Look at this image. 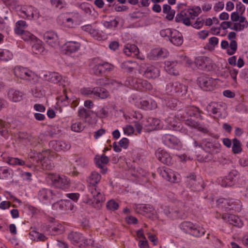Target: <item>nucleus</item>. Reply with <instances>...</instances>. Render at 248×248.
<instances>
[{
  "label": "nucleus",
  "mask_w": 248,
  "mask_h": 248,
  "mask_svg": "<svg viewBox=\"0 0 248 248\" xmlns=\"http://www.w3.org/2000/svg\"><path fill=\"white\" fill-rule=\"evenodd\" d=\"M14 74L18 78L35 84L39 82V77L29 69L22 67H16L14 69Z\"/></svg>",
  "instance_id": "obj_1"
},
{
  "label": "nucleus",
  "mask_w": 248,
  "mask_h": 248,
  "mask_svg": "<svg viewBox=\"0 0 248 248\" xmlns=\"http://www.w3.org/2000/svg\"><path fill=\"white\" fill-rule=\"evenodd\" d=\"M179 227L185 232L195 237H201L205 232L204 228L190 221L182 222L180 224Z\"/></svg>",
  "instance_id": "obj_2"
},
{
  "label": "nucleus",
  "mask_w": 248,
  "mask_h": 248,
  "mask_svg": "<svg viewBox=\"0 0 248 248\" xmlns=\"http://www.w3.org/2000/svg\"><path fill=\"white\" fill-rule=\"evenodd\" d=\"M47 178L56 188L64 190L69 187L70 180L65 175L56 173H49Z\"/></svg>",
  "instance_id": "obj_3"
},
{
  "label": "nucleus",
  "mask_w": 248,
  "mask_h": 248,
  "mask_svg": "<svg viewBox=\"0 0 248 248\" xmlns=\"http://www.w3.org/2000/svg\"><path fill=\"white\" fill-rule=\"evenodd\" d=\"M231 20L233 31H241L248 27V22L246 17L242 15H239L237 12H234L231 14Z\"/></svg>",
  "instance_id": "obj_4"
},
{
  "label": "nucleus",
  "mask_w": 248,
  "mask_h": 248,
  "mask_svg": "<svg viewBox=\"0 0 248 248\" xmlns=\"http://www.w3.org/2000/svg\"><path fill=\"white\" fill-rule=\"evenodd\" d=\"M187 87L182 83L177 81L170 82L166 87V91L167 94L176 93L178 96H183L187 93Z\"/></svg>",
  "instance_id": "obj_5"
},
{
  "label": "nucleus",
  "mask_w": 248,
  "mask_h": 248,
  "mask_svg": "<svg viewBox=\"0 0 248 248\" xmlns=\"http://www.w3.org/2000/svg\"><path fill=\"white\" fill-rule=\"evenodd\" d=\"M61 194L57 190H52L47 188L41 189L38 193L39 199L43 201L56 200L61 197Z\"/></svg>",
  "instance_id": "obj_6"
},
{
  "label": "nucleus",
  "mask_w": 248,
  "mask_h": 248,
  "mask_svg": "<svg viewBox=\"0 0 248 248\" xmlns=\"http://www.w3.org/2000/svg\"><path fill=\"white\" fill-rule=\"evenodd\" d=\"M139 72L145 78H155L159 76V71L154 66L141 65L139 69Z\"/></svg>",
  "instance_id": "obj_7"
},
{
  "label": "nucleus",
  "mask_w": 248,
  "mask_h": 248,
  "mask_svg": "<svg viewBox=\"0 0 248 248\" xmlns=\"http://www.w3.org/2000/svg\"><path fill=\"white\" fill-rule=\"evenodd\" d=\"M43 227L46 228L47 231L51 228L52 231L57 233H62L65 230L64 226L62 223L57 221L55 218H50L49 223L44 224Z\"/></svg>",
  "instance_id": "obj_8"
},
{
  "label": "nucleus",
  "mask_w": 248,
  "mask_h": 248,
  "mask_svg": "<svg viewBox=\"0 0 248 248\" xmlns=\"http://www.w3.org/2000/svg\"><path fill=\"white\" fill-rule=\"evenodd\" d=\"M201 87L205 91H210L216 85V81L206 76H201L198 79Z\"/></svg>",
  "instance_id": "obj_9"
},
{
  "label": "nucleus",
  "mask_w": 248,
  "mask_h": 248,
  "mask_svg": "<svg viewBox=\"0 0 248 248\" xmlns=\"http://www.w3.org/2000/svg\"><path fill=\"white\" fill-rule=\"evenodd\" d=\"M44 38L46 43L52 47L55 48L59 46L58 36L54 32H46L44 35Z\"/></svg>",
  "instance_id": "obj_10"
},
{
  "label": "nucleus",
  "mask_w": 248,
  "mask_h": 248,
  "mask_svg": "<svg viewBox=\"0 0 248 248\" xmlns=\"http://www.w3.org/2000/svg\"><path fill=\"white\" fill-rule=\"evenodd\" d=\"M160 174L167 181L172 183L178 182L180 179L179 174L167 168L161 170Z\"/></svg>",
  "instance_id": "obj_11"
},
{
  "label": "nucleus",
  "mask_w": 248,
  "mask_h": 248,
  "mask_svg": "<svg viewBox=\"0 0 248 248\" xmlns=\"http://www.w3.org/2000/svg\"><path fill=\"white\" fill-rule=\"evenodd\" d=\"M132 85L135 88L141 91L150 90L152 89V86L150 83L141 79H136L133 80Z\"/></svg>",
  "instance_id": "obj_12"
},
{
  "label": "nucleus",
  "mask_w": 248,
  "mask_h": 248,
  "mask_svg": "<svg viewBox=\"0 0 248 248\" xmlns=\"http://www.w3.org/2000/svg\"><path fill=\"white\" fill-rule=\"evenodd\" d=\"M227 37L230 41V43L229 44V48L227 50V53L229 55H232L235 53L237 48V44L234 40L236 38L235 32L233 31L229 32Z\"/></svg>",
  "instance_id": "obj_13"
},
{
  "label": "nucleus",
  "mask_w": 248,
  "mask_h": 248,
  "mask_svg": "<svg viewBox=\"0 0 248 248\" xmlns=\"http://www.w3.org/2000/svg\"><path fill=\"white\" fill-rule=\"evenodd\" d=\"M165 69L170 75L177 76L179 74V65L176 62H165Z\"/></svg>",
  "instance_id": "obj_14"
},
{
  "label": "nucleus",
  "mask_w": 248,
  "mask_h": 248,
  "mask_svg": "<svg viewBox=\"0 0 248 248\" xmlns=\"http://www.w3.org/2000/svg\"><path fill=\"white\" fill-rule=\"evenodd\" d=\"M203 147L204 150L207 152L212 154H217L219 152L220 150V144L218 143H213L206 140L202 142Z\"/></svg>",
  "instance_id": "obj_15"
},
{
  "label": "nucleus",
  "mask_w": 248,
  "mask_h": 248,
  "mask_svg": "<svg viewBox=\"0 0 248 248\" xmlns=\"http://www.w3.org/2000/svg\"><path fill=\"white\" fill-rule=\"evenodd\" d=\"M89 192L91 194V197H93L94 202L96 203L103 202L105 200L103 193L97 190L96 187L90 186L89 187Z\"/></svg>",
  "instance_id": "obj_16"
},
{
  "label": "nucleus",
  "mask_w": 248,
  "mask_h": 248,
  "mask_svg": "<svg viewBox=\"0 0 248 248\" xmlns=\"http://www.w3.org/2000/svg\"><path fill=\"white\" fill-rule=\"evenodd\" d=\"M156 156L160 161L164 164L169 165L171 163V156L163 150L158 149L156 152Z\"/></svg>",
  "instance_id": "obj_17"
},
{
  "label": "nucleus",
  "mask_w": 248,
  "mask_h": 248,
  "mask_svg": "<svg viewBox=\"0 0 248 248\" xmlns=\"http://www.w3.org/2000/svg\"><path fill=\"white\" fill-rule=\"evenodd\" d=\"M49 146L57 151L68 150L70 148V145L64 141H52L49 143Z\"/></svg>",
  "instance_id": "obj_18"
},
{
  "label": "nucleus",
  "mask_w": 248,
  "mask_h": 248,
  "mask_svg": "<svg viewBox=\"0 0 248 248\" xmlns=\"http://www.w3.org/2000/svg\"><path fill=\"white\" fill-rule=\"evenodd\" d=\"M169 40L172 44L177 46H181L183 43L181 33L175 30H173V32Z\"/></svg>",
  "instance_id": "obj_19"
},
{
  "label": "nucleus",
  "mask_w": 248,
  "mask_h": 248,
  "mask_svg": "<svg viewBox=\"0 0 248 248\" xmlns=\"http://www.w3.org/2000/svg\"><path fill=\"white\" fill-rule=\"evenodd\" d=\"M80 47L79 43L76 41H69L64 45V49L67 53H71L78 51Z\"/></svg>",
  "instance_id": "obj_20"
},
{
  "label": "nucleus",
  "mask_w": 248,
  "mask_h": 248,
  "mask_svg": "<svg viewBox=\"0 0 248 248\" xmlns=\"http://www.w3.org/2000/svg\"><path fill=\"white\" fill-rule=\"evenodd\" d=\"M82 30L90 34L93 38L98 40L102 39L101 34L90 25H86L81 27Z\"/></svg>",
  "instance_id": "obj_21"
},
{
  "label": "nucleus",
  "mask_w": 248,
  "mask_h": 248,
  "mask_svg": "<svg viewBox=\"0 0 248 248\" xmlns=\"http://www.w3.org/2000/svg\"><path fill=\"white\" fill-rule=\"evenodd\" d=\"M148 124L145 126L148 131H152L154 130L160 128L159 120L153 118H149L147 120Z\"/></svg>",
  "instance_id": "obj_22"
},
{
  "label": "nucleus",
  "mask_w": 248,
  "mask_h": 248,
  "mask_svg": "<svg viewBox=\"0 0 248 248\" xmlns=\"http://www.w3.org/2000/svg\"><path fill=\"white\" fill-rule=\"evenodd\" d=\"M164 140L167 143L171 145L174 148L179 149L182 147L181 142L174 136L166 135L164 136Z\"/></svg>",
  "instance_id": "obj_23"
},
{
  "label": "nucleus",
  "mask_w": 248,
  "mask_h": 248,
  "mask_svg": "<svg viewBox=\"0 0 248 248\" xmlns=\"http://www.w3.org/2000/svg\"><path fill=\"white\" fill-rule=\"evenodd\" d=\"M101 178V175L96 171H93L87 179V181L92 186H90L96 187L95 185L99 183Z\"/></svg>",
  "instance_id": "obj_24"
},
{
  "label": "nucleus",
  "mask_w": 248,
  "mask_h": 248,
  "mask_svg": "<svg viewBox=\"0 0 248 248\" xmlns=\"http://www.w3.org/2000/svg\"><path fill=\"white\" fill-rule=\"evenodd\" d=\"M185 124L187 126H189L192 128H196L198 130L204 133H207L208 132V130L207 128L202 127V126L198 122L191 119H187L186 120Z\"/></svg>",
  "instance_id": "obj_25"
},
{
  "label": "nucleus",
  "mask_w": 248,
  "mask_h": 248,
  "mask_svg": "<svg viewBox=\"0 0 248 248\" xmlns=\"http://www.w3.org/2000/svg\"><path fill=\"white\" fill-rule=\"evenodd\" d=\"M8 98L14 102H17L22 100V93L18 91L11 89L8 93Z\"/></svg>",
  "instance_id": "obj_26"
},
{
  "label": "nucleus",
  "mask_w": 248,
  "mask_h": 248,
  "mask_svg": "<svg viewBox=\"0 0 248 248\" xmlns=\"http://www.w3.org/2000/svg\"><path fill=\"white\" fill-rule=\"evenodd\" d=\"M33 42L34 44L32 46V52L36 54L43 53L45 51V48L43 46L42 42L37 38Z\"/></svg>",
  "instance_id": "obj_27"
},
{
  "label": "nucleus",
  "mask_w": 248,
  "mask_h": 248,
  "mask_svg": "<svg viewBox=\"0 0 248 248\" xmlns=\"http://www.w3.org/2000/svg\"><path fill=\"white\" fill-rule=\"evenodd\" d=\"M124 52L127 56H131L132 53L137 55L139 53V49L136 46L132 44H126L124 48Z\"/></svg>",
  "instance_id": "obj_28"
},
{
  "label": "nucleus",
  "mask_w": 248,
  "mask_h": 248,
  "mask_svg": "<svg viewBox=\"0 0 248 248\" xmlns=\"http://www.w3.org/2000/svg\"><path fill=\"white\" fill-rule=\"evenodd\" d=\"M93 94L100 98L101 99H106L109 97V94L108 91L104 88L99 89L98 88H93Z\"/></svg>",
  "instance_id": "obj_29"
},
{
  "label": "nucleus",
  "mask_w": 248,
  "mask_h": 248,
  "mask_svg": "<svg viewBox=\"0 0 248 248\" xmlns=\"http://www.w3.org/2000/svg\"><path fill=\"white\" fill-rule=\"evenodd\" d=\"M97 84L101 86L112 85L119 86L120 85V83L113 79L105 78L103 79H98L97 81Z\"/></svg>",
  "instance_id": "obj_30"
},
{
  "label": "nucleus",
  "mask_w": 248,
  "mask_h": 248,
  "mask_svg": "<svg viewBox=\"0 0 248 248\" xmlns=\"http://www.w3.org/2000/svg\"><path fill=\"white\" fill-rule=\"evenodd\" d=\"M82 238V234L78 232H71L68 235V239L73 244H78Z\"/></svg>",
  "instance_id": "obj_31"
},
{
  "label": "nucleus",
  "mask_w": 248,
  "mask_h": 248,
  "mask_svg": "<svg viewBox=\"0 0 248 248\" xmlns=\"http://www.w3.org/2000/svg\"><path fill=\"white\" fill-rule=\"evenodd\" d=\"M95 161L96 165L100 168H103V165L107 164L108 162V158L105 155L101 156L96 155L95 157Z\"/></svg>",
  "instance_id": "obj_32"
},
{
  "label": "nucleus",
  "mask_w": 248,
  "mask_h": 248,
  "mask_svg": "<svg viewBox=\"0 0 248 248\" xmlns=\"http://www.w3.org/2000/svg\"><path fill=\"white\" fill-rule=\"evenodd\" d=\"M44 76L46 78V80L54 83L59 82L61 79V76L56 73H49L48 75H46Z\"/></svg>",
  "instance_id": "obj_33"
},
{
  "label": "nucleus",
  "mask_w": 248,
  "mask_h": 248,
  "mask_svg": "<svg viewBox=\"0 0 248 248\" xmlns=\"http://www.w3.org/2000/svg\"><path fill=\"white\" fill-rule=\"evenodd\" d=\"M136 66V62L131 61H126L122 64L121 67L125 72H131L135 68Z\"/></svg>",
  "instance_id": "obj_34"
},
{
  "label": "nucleus",
  "mask_w": 248,
  "mask_h": 248,
  "mask_svg": "<svg viewBox=\"0 0 248 248\" xmlns=\"http://www.w3.org/2000/svg\"><path fill=\"white\" fill-rule=\"evenodd\" d=\"M10 127L9 123L0 120V134L2 136H6L8 133V128Z\"/></svg>",
  "instance_id": "obj_35"
},
{
  "label": "nucleus",
  "mask_w": 248,
  "mask_h": 248,
  "mask_svg": "<svg viewBox=\"0 0 248 248\" xmlns=\"http://www.w3.org/2000/svg\"><path fill=\"white\" fill-rule=\"evenodd\" d=\"M228 206H231L232 209L239 212L241 209L242 204L238 200H230L228 201Z\"/></svg>",
  "instance_id": "obj_36"
},
{
  "label": "nucleus",
  "mask_w": 248,
  "mask_h": 248,
  "mask_svg": "<svg viewBox=\"0 0 248 248\" xmlns=\"http://www.w3.org/2000/svg\"><path fill=\"white\" fill-rule=\"evenodd\" d=\"M12 54L7 49L0 50V60L8 61L12 59Z\"/></svg>",
  "instance_id": "obj_37"
},
{
  "label": "nucleus",
  "mask_w": 248,
  "mask_h": 248,
  "mask_svg": "<svg viewBox=\"0 0 248 248\" xmlns=\"http://www.w3.org/2000/svg\"><path fill=\"white\" fill-rule=\"evenodd\" d=\"M221 106L216 103H211L207 107L208 111L212 112L213 114H217L220 112Z\"/></svg>",
  "instance_id": "obj_38"
},
{
  "label": "nucleus",
  "mask_w": 248,
  "mask_h": 248,
  "mask_svg": "<svg viewBox=\"0 0 248 248\" xmlns=\"http://www.w3.org/2000/svg\"><path fill=\"white\" fill-rule=\"evenodd\" d=\"M207 238L213 243L216 248H222L223 247L222 242L215 236L208 234Z\"/></svg>",
  "instance_id": "obj_39"
},
{
  "label": "nucleus",
  "mask_w": 248,
  "mask_h": 248,
  "mask_svg": "<svg viewBox=\"0 0 248 248\" xmlns=\"http://www.w3.org/2000/svg\"><path fill=\"white\" fill-rule=\"evenodd\" d=\"M232 151L234 154H238L241 152V144L238 140L234 139L232 140Z\"/></svg>",
  "instance_id": "obj_40"
},
{
  "label": "nucleus",
  "mask_w": 248,
  "mask_h": 248,
  "mask_svg": "<svg viewBox=\"0 0 248 248\" xmlns=\"http://www.w3.org/2000/svg\"><path fill=\"white\" fill-rule=\"evenodd\" d=\"M207 57H199L195 60V64L196 66L200 69L204 70V65L206 63Z\"/></svg>",
  "instance_id": "obj_41"
},
{
  "label": "nucleus",
  "mask_w": 248,
  "mask_h": 248,
  "mask_svg": "<svg viewBox=\"0 0 248 248\" xmlns=\"http://www.w3.org/2000/svg\"><path fill=\"white\" fill-rule=\"evenodd\" d=\"M223 219H228L227 221L229 222L230 224H232V225L238 227H241L243 225V221L240 219V218H223Z\"/></svg>",
  "instance_id": "obj_42"
},
{
  "label": "nucleus",
  "mask_w": 248,
  "mask_h": 248,
  "mask_svg": "<svg viewBox=\"0 0 248 248\" xmlns=\"http://www.w3.org/2000/svg\"><path fill=\"white\" fill-rule=\"evenodd\" d=\"M92 112H93V111L82 108L78 110V116L81 119H84L86 120L90 116Z\"/></svg>",
  "instance_id": "obj_43"
},
{
  "label": "nucleus",
  "mask_w": 248,
  "mask_h": 248,
  "mask_svg": "<svg viewBox=\"0 0 248 248\" xmlns=\"http://www.w3.org/2000/svg\"><path fill=\"white\" fill-rule=\"evenodd\" d=\"M93 73L97 76L101 75L104 72L101 62L97 63L92 68Z\"/></svg>",
  "instance_id": "obj_44"
},
{
  "label": "nucleus",
  "mask_w": 248,
  "mask_h": 248,
  "mask_svg": "<svg viewBox=\"0 0 248 248\" xmlns=\"http://www.w3.org/2000/svg\"><path fill=\"white\" fill-rule=\"evenodd\" d=\"M187 10L189 17L191 19H194L195 17L198 16L201 12V9L199 7H197L193 9H189Z\"/></svg>",
  "instance_id": "obj_45"
},
{
  "label": "nucleus",
  "mask_w": 248,
  "mask_h": 248,
  "mask_svg": "<svg viewBox=\"0 0 248 248\" xmlns=\"http://www.w3.org/2000/svg\"><path fill=\"white\" fill-rule=\"evenodd\" d=\"M22 38L25 41H31V42H33L35 40L37 39V38L33 35L30 32L25 31L22 33L21 35Z\"/></svg>",
  "instance_id": "obj_46"
},
{
  "label": "nucleus",
  "mask_w": 248,
  "mask_h": 248,
  "mask_svg": "<svg viewBox=\"0 0 248 248\" xmlns=\"http://www.w3.org/2000/svg\"><path fill=\"white\" fill-rule=\"evenodd\" d=\"M187 182L191 187L197 189L196 176L194 174H190L187 177Z\"/></svg>",
  "instance_id": "obj_47"
},
{
  "label": "nucleus",
  "mask_w": 248,
  "mask_h": 248,
  "mask_svg": "<svg viewBox=\"0 0 248 248\" xmlns=\"http://www.w3.org/2000/svg\"><path fill=\"white\" fill-rule=\"evenodd\" d=\"M65 204L66 206H67L68 205H71V203L70 202V201L69 200H61L60 201L57 202L53 204V207L55 209H57V206L58 205L60 206V209H62L63 208V204Z\"/></svg>",
  "instance_id": "obj_48"
},
{
  "label": "nucleus",
  "mask_w": 248,
  "mask_h": 248,
  "mask_svg": "<svg viewBox=\"0 0 248 248\" xmlns=\"http://www.w3.org/2000/svg\"><path fill=\"white\" fill-rule=\"evenodd\" d=\"M71 129L74 132H79L83 130L84 126L80 122H75L71 125Z\"/></svg>",
  "instance_id": "obj_49"
},
{
  "label": "nucleus",
  "mask_w": 248,
  "mask_h": 248,
  "mask_svg": "<svg viewBox=\"0 0 248 248\" xmlns=\"http://www.w3.org/2000/svg\"><path fill=\"white\" fill-rule=\"evenodd\" d=\"M8 162L9 164L12 165H24L25 164V162L24 161L20 160L17 158L9 157L8 158Z\"/></svg>",
  "instance_id": "obj_50"
},
{
  "label": "nucleus",
  "mask_w": 248,
  "mask_h": 248,
  "mask_svg": "<svg viewBox=\"0 0 248 248\" xmlns=\"http://www.w3.org/2000/svg\"><path fill=\"white\" fill-rule=\"evenodd\" d=\"M95 114L97 117L100 118H104L108 116V111L105 108H102Z\"/></svg>",
  "instance_id": "obj_51"
},
{
  "label": "nucleus",
  "mask_w": 248,
  "mask_h": 248,
  "mask_svg": "<svg viewBox=\"0 0 248 248\" xmlns=\"http://www.w3.org/2000/svg\"><path fill=\"white\" fill-rule=\"evenodd\" d=\"M206 63L204 65L205 69L206 71H211L214 69L215 64L213 62V61L210 58L207 57Z\"/></svg>",
  "instance_id": "obj_52"
},
{
  "label": "nucleus",
  "mask_w": 248,
  "mask_h": 248,
  "mask_svg": "<svg viewBox=\"0 0 248 248\" xmlns=\"http://www.w3.org/2000/svg\"><path fill=\"white\" fill-rule=\"evenodd\" d=\"M118 204L113 200L109 201L107 204V208L110 210H115L118 209Z\"/></svg>",
  "instance_id": "obj_53"
},
{
  "label": "nucleus",
  "mask_w": 248,
  "mask_h": 248,
  "mask_svg": "<svg viewBox=\"0 0 248 248\" xmlns=\"http://www.w3.org/2000/svg\"><path fill=\"white\" fill-rule=\"evenodd\" d=\"M140 209L142 211L148 213L149 212H151L152 211V210H153V208L151 206L147 205H137L136 206V210H137L138 209Z\"/></svg>",
  "instance_id": "obj_54"
},
{
  "label": "nucleus",
  "mask_w": 248,
  "mask_h": 248,
  "mask_svg": "<svg viewBox=\"0 0 248 248\" xmlns=\"http://www.w3.org/2000/svg\"><path fill=\"white\" fill-rule=\"evenodd\" d=\"M172 32L173 30L170 29H166L162 30L160 31V35L163 37H167L168 38L170 39Z\"/></svg>",
  "instance_id": "obj_55"
},
{
  "label": "nucleus",
  "mask_w": 248,
  "mask_h": 248,
  "mask_svg": "<svg viewBox=\"0 0 248 248\" xmlns=\"http://www.w3.org/2000/svg\"><path fill=\"white\" fill-rule=\"evenodd\" d=\"M204 24V20L201 19L200 18H197V20L194 23L192 26L193 28L199 29L201 28Z\"/></svg>",
  "instance_id": "obj_56"
},
{
  "label": "nucleus",
  "mask_w": 248,
  "mask_h": 248,
  "mask_svg": "<svg viewBox=\"0 0 248 248\" xmlns=\"http://www.w3.org/2000/svg\"><path fill=\"white\" fill-rule=\"evenodd\" d=\"M228 201L225 199L221 198L217 200V206L218 207H227L226 205L228 206Z\"/></svg>",
  "instance_id": "obj_57"
},
{
  "label": "nucleus",
  "mask_w": 248,
  "mask_h": 248,
  "mask_svg": "<svg viewBox=\"0 0 248 248\" xmlns=\"http://www.w3.org/2000/svg\"><path fill=\"white\" fill-rule=\"evenodd\" d=\"M197 35L200 39L204 40L209 35V31L202 30L197 32Z\"/></svg>",
  "instance_id": "obj_58"
},
{
  "label": "nucleus",
  "mask_w": 248,
  "mask_h": 248,
  "mask_svg": "<svg viewBox=\"0 0 248 248\" xmlns=\"http://www.w3.org/2000/svg\"><path fill=\"white\" fill-rule=\"evenodd\" d=\"M33 232L35 234L34 236L36 237L37 241L44 242L47 239V238L42 233H41L38 232Z\"/></svg>",
  "instance_id": "obj_59"
},
{
  "label": "nucleus",
  "mask_w": 248,
  "mask_h": 248,
  "mask_svg": "<svg viewBox=\"0 0 248 248\" xmlns=\"http://www.w3.org/2000/svg\"><path fill=\"white\" fill-rule=\"evenodd\" d=\"M232 179L228 176V178L226 177L222 181V186H230L232 185Z\"/></svg>",
  "instance_id": "obj_60"
},
{
  "label": "nucleus",
  "mask_w": 248,
  "mask_h": 248,
  "mask_svg": "<svg viewBox=\"0 0 248 248\" xmlns=\"http://www.w3.org/2000/svg\"><path fill=\"white\" fill-rule=\"evenodd\" d=\"M63 26L65 27L70 28L74 27V22L72 18H68L62 23Z\"/></svg>",
  "instance_id": "obj_61"
},
{
  "label": "nucleus",
  "mask_w": 248,
  "mask_h": 248,
  "mask_svg": "<svg viewBox=\"0 0 248 248\" xmlns=\"http://www.w3.org/2000/svg\"><path fill=\"white\" fill-rule=\"evenodd\" d=\"M103 66V72H105L106 71H110L112 70L113 68V65L108 63L107 62H101Z\"/></svg>",
  "instance_id": "obj_62"
},
{
  "label": "nucleus",
  "mask_w": 248,
  "mask_h": 248,
  "mask_svg": "<svg viewBox=\"0 0 248 248\" xmlns=\"http://www.w3.org/2000/svg\"><path fill=\"white\" fill-rule=\"evenodd\" d=\"M198 108L193 107L188 108L186 110V113L190 116L195 115L198 112Z\"/></svg>",
  "instance_id": "obj_63"
},
{
  "label": "nucleus",
  "mask_w": 248,
  "mask_h": 248,
  "mask_svg": "<svg viewBox=\"0 0 248 248\" xmlns=\"http://www.w3.org/2000/svg\"><path fill=\"white\" fill-rule=\"evenodd\" d=\"M151 53L154 58H157L162 56L163 51L160 49H154L152 50Z\"/></svg>",
  "instance_id": "obj_64"
}]
</instances>
